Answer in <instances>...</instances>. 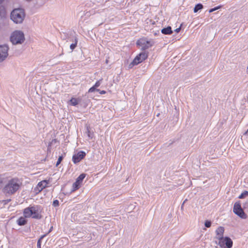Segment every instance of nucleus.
I'll list each match as a JSON object with an SVG mask.
<instances>
[{
  "label": "nucleus",
  "instance_id": "obj_1",
  "mask_svg": "<svg viewBox=\"0 0 248 248\" xmlns=\"http://www.w3.org/2000/svg\"><path fill=\"white\" fill-rule=\"evenodd\" d=\"M22 185V182L16 178L8 180L5 184L2 189L3 193L6 196H10L16 193Z\"/></svg>",
  "mask_w": 248,
  "mask_h": 248
},
{
  "label": "nucleus",
  "instance_id": "obj_2",
  "mask_svg": "<svg viewBox=\"0 0 248 248\" xmlns=\"http://www.w3.org/2000/svg\"><path fill=\"white\" fill-rule=\"evenodd\" d=\"M42 208L39 205H34L30 206L24 209L23 214L25 217L29 218L31 217L35 219H41Z\"/></svg>",
  "mask_w": 248,
  "mask_h": 248
},
{
  "label": "nucleus",
  "instance_id": "obj_3",
  "mask_svg": "<svg viewBox=\"0 0 248 248\" xmlns=\"http://www.w3.org/2000/svg\"><path fill=\"white\" fill-rule=\"evenodd\" d=\"M25 40L24 34L21 31H13L10 36V41L13 45L22 44Z\"/></svg>",
  "mask_w": 248,
  "mask_h": 248
},
{
  "label": "nucleus",
  "instance_id": "obj_4",
  "mask_svg": "<svg viewBox=\"0 0 248 248\" xmlns=\"http://www.w3.org/2000/svg\"><path fill=\"white\" fill-rule=\"evenodd\" d=\"M24 17V12L21 9H16L12 12L11 14V19L16 24L22 23Z\"/></svg>",
  "mask_w": 248,
  "mask_h": 248
},
{
  "label": "nucleus",
  "instance_id": "obj_5",
  "mask_svg": "<svg viewBox=\"0 0 248 248\" xmlns=\"http://www.w3.org/2000/svg\"><path fill=\"white\" fill-rule=\"evenodd\" d=\"M148 57V54L146 52H142L138 55L133 61L128 65L129 69L132 68L134 66L136 65L146 59Z\"/></svg>",
  "mask_w": 248,
  "mask_h": 248
},
{
  "label": "nucleus",
  "instance_id": "obj_6",
  "mask_svg": "<svg viewBox=\"0 0 248 248\" xmlns=\"http://www.w3.org/2000/svg\"><path fill=\"white\" fill-rule=\"evenodd\" d=\"M136 44L141 49L146 50L153 46L154 42L152 41H149L146 38H143L138 40Z\"/></svg>",
  "mask_w": 248,
  "mask_h": 248
},
{
  "label": "nucleus",
  "instance_id": "obj_7",
  "mask_svg": "<svg viewBox=\"0 0 248 248\" xmlns=\"http://www.w3.org/2000/svg\"><path fill=\"white\" fill-rule=\"evenodd\" d=\"M233 211L236 215H237L241 218L244 219L247 217L246 214L244 213L243 209L241 207L240 203L238 202H236L234 203Z\"/></svg>",
  "mask_w": 248,
  "mask_h": 248
},
{
  "label": "nucleus",
  "instance_id": "obj_8",
  "mask_svg": "<svg viewBox=\"0 0 248 248\" xmlns=\"http://www.w3.org/2000/svg\"><path fill=\"white\" fill-rule=\"evenodd\" d=\"M8 49V46L6 45L0 46V62L4 61L7 57Z\"/></svg>",
  "mask_w": 248,
  "mask_h": 248
},
{
  "label": "nucleus",
  "instance_id": "obj_9",
  "mask_svg": "<svg viewBox=\"0 0 248 248\" xmlns=\"http://www.w3.org/2000/svg\"><path fill=\"white\" fill-rule=\"evenodd\" d=\"M224 228L221 226L218 227L216 231V238L219 240V245L221 246V243L223 242V234Z\"/></svg>",
  "mask_w": 248,
  "mask_h": 248
},
{
  "label": "nucleus",
  "instance_id": "obj_10",
  "mask_svg": "<svg viewBox=\"0 0 248 248\" xmlns=\"http://www.w3.org/2000/svg\"><path fill=\"white\" fill-rule=\"evenodd\" d=\"M86 155L85 152L80 151L77 154L73 155L72 160L75 164L79 162Z\"/></svg>",
  "mask_w": 248,
  "mask_h": 248
},
{
  "label": "nucleus",
  "instance_id": "obj_11",
  "mask_svg": "<svg viewBox=\"0 0 248 248\" xmlns=\"http://www.w3.org/2000/svg\"><path fill=\"white\" fill-rule=\"evenodd\" d=\"M48 182L46 180H43L38 183L36 186V189L39 192H41L44 188L47 187Z\"/></svg>",
  "mask_w": 248,
  "mask_h": 248
},
{
  "label": "nucleus",
  "instance_id": "obj_12",
  "mask_svg": "<svg viewBox=\"0 0 248 248\" xmlns=\"http://www.w3.org/2000/svg\"><path fill=\"white\" fill-rule=\"evenodd\" d=\"M223 242L221 243V246L225 244L227 248H231L232 246V241L231 239L228 237H225L224 238H223Z\"/></svg>",
  "mask_w": 248,
  "mask_h": 248
},
{
  "label": "nucleus",
  "instance_id": "obj_13",
  "mask_svg": "<svg viewBox=\"0 0 248 248\" xmlns=\"http://www.w3.org/2000/svg\"><path fill=\"white\" fill-rule=\"evenodd\" d=\"M161 32L165 35H170L172 34V31L171 28L170 26H168L167 28H164L161 30Z\"/></svg>",
  "mask_w": 248,
  "mask_h": 248
},
{
  "label": "nucleus",
  "instance_id": "obj_14",
  "mask_svg": "<svg viewBox=\"0 0 248 248\" xmlns=\"http://www.w3.org/2000/svg\"><path fill=\"white\" fill-rule=\"evenodd\" d=\"M17 224L19 226H23L27 223V220L24 217H20L17 221Z\"/></svg>",
  "mask_w": 248,
  "mask_h": 248
},
{
  "label": "nucleus",
  "instance_id": "obj_15",
  "mask_svg": "<svg viewBox=\"0 0 248 248\" xmlns=\"http://www.w3.org/2000/svg\"><path fill=\"white\" fill-rule=\"evenodd\" d=\"M203 8V5L201 3H198L194 8V12L197 13L199 10Z\"/></svg>",
  "mask_w": 248,
  "mask_h": 248
},
{
  "label": "nucleus",
  "instance_id": "obj_16",
  "mask_svg": "<svg viewBox=\"0 0 248 248\" xmlns=\"http://www.w3.org/2000/svg\"><path fill=\"white\" fill-rule=\"evenodd\" d=\"M86 174H85V173H82L76 179V180L78 181V182H79V183H80L81 184H82V181L83 180V179L85 178V177H86Z\"/></svg>",
  "mask_w": 248,
  "mask_h": 248
},
{
  "label": "nucleus",
  "instance_id": "obj_17",
  "mask_svg": "<svg viewBox=\"0 0 248 248\" xmlns=\"http://www.w3.org/2000/svg\"><path fill=\"white\" fill-rule=\"evenodd\" d=\"M4 0H0V16H2L4 14V8L2 5V2Z\"/></svg>",
  "mask_w": 248,
  "mask_h": 248
},
{
  "label": "nucleus",
  "instance_id": "obj_18",
  "mask_svg": "<svg viewBox=\"0 0 248 248\" xmlns=\"http://www.w3.org/2000/svg\"><path fill=\"white\" fill-rule=\"evenodd\" d=\"M70 102L72 106H76L78 104V101L77 98H72L70 100Z\"/></svg>",
  "mask_w": 248,
  "mask_h": 248
},
{
  "label": "nucleus",
  "instance_id": "obj_19",
  "mask_svg": "<svg viewBox=\"0 0 248 248\" xmlns=\"http://www.w3.org/2000/svg\"><path fill=\"white\" fill-rule=\"evenodd\" d=\"M77 43H78V39L77 38H75L74 43L71 44V45L70 46V49L72 50H73L75 48V47L77 46Z\"/></svg>",
  "mask_w": 248,
  "mask_h": 248
},
{
  "label": "nucleus",
  "instance_id": "obj_20",
  "mask_svg": "<svg viewBox=\"0 0 248 248\" xmlns=\"http://www.w3.org/2000/svg\"><path fill=\"white\" fill-rule=\"evenodd\" d=\"M46 236V235H42L37 241V248H41V241L42 239Z\"/></svg>",
  "mask_w": 248,
  "mask_h": 248
},
{
  "label": "nucleus",
  "instance_id": "obj_21",
  "mask_svg": "<svg viewBox=\"0 0 248 248\" xmlns=\"http://www.w3.org/2000/svg\"><path fill=\"white\" fill-rule=\"evenodd\" d=\"M248 196V191H244L243 192H242L241 195L239 196V199H243L245 197Z\"/></svg>",
  "mask_w": 248,
  "mask_h": 248
},
{
  "label": "nucleus",
  "instance_id": "obj_22",
  "mask_svg": "<svg viewBox=\"0 0 248 248\" xmlns=\"http://www.w3.org/2000/svg\"><path fill=\"white\" fill-rule=\"evenodd\" d=\"M102 81V79H100L99 80L97 81L95 84L93 85L94 87H95L96 89V88L98 87L101 84Z\"/></svg>",
  "mask_w": 248,
  "mask_h": 248
},
{
  "label": "nucleus",
  "instance_id": "obj_23",
  "mask_svg": "<svg viewBox=\"0 0 248 248\" xmlns=\"http://www.w3.org/2000/svg\"><path fill=\"white\" fill-rule=\"evenodd\" d=\"M221 7H222L221 5H219L218 6L215 7L214 8H212V9H210L209 11V13H212V12H214L215 11H216V10L220 9Z\"/></svg>",
  "mask_w": 248,
  "mask_h": 248
},
{
  "label": "nucleus",
  "instance_id": "obj_24",
  "mask_svg": "<svg viewBox=\"0 0 248 248\" xmlns=\"http://www.w3.org/2000/svg\"><path fill=\"white\" fill-rule=\"evenodd\" d=\"M63 159V156L62 155L61 156H60L58 158V159L57 161V163H56V166H58L61 162V161H62Z\"/></svg>",
  "mask_w": 248,
  "mask_h": 248
},
{
  "label": "nucleus",
  "instance_id": "obj_25",
  "mask_svg": "<svg viewBox=\"0 0 248 248\" xmlns=\"http://www.w3.org/2000/svg\"><path fill=\"white\" fill-rule=\"evenodd\" d=\"M205 226L207 228H209L211 225V221L209 220H206L204 223Z\"/></svg>",
  "mask_w": 248,
  "mask_h": 248
},
{
  "label": "nucleus",
  "instance_id": "obj_26",
  "mask_svg": "<svg viewBox=\"0 0 248 248\" xmlns=\"http://www.w3.org/2000/svg\"><path fill=\"white\" fill-rule=\"evenodd\" d=\"M80 186H78L76 184H73V190L72 191H75L77 189H78L79 188Z\"/></svg>",
  "mask_w": 248,
  "mask_h": 248
},
{
  "label": "nucleus",
  "instance_id": "obj_27",
  "mask_svg": "<svg viewBox=\"0 0 248 248\" xmlns=\"http://www.w3.org/2000/svg\"><path fill=\"white\" fill-rule=\"evenodd\" d=\"M59 205V202L57 200H55L53 202V205L54 207L58 206Z\"/></svg>",
  "mask_w": 248,
  "mask_h": 248
},
{
  "label": "nucleus",
  "instance_id": "obj_28",
  "mask_svg": "<svg viewBox=\"0 0 248 248\" xmlns=\"http://www.w3.org/2000/svg\"><path fill=\"white\" fill-rule=\"evenodd\" d=\"M87 134H88V136L89 138L90 139H92L93 138V136H92V134L91 133L90 130H89V129L87 127Z\"/></svg>",
  "mask_w": 248,
  "mask_h": 248
},
{
  "label": "nucleus",
  "instance_id": "obj_29",
  "mask_svg": "<svg viewBox=\"0 0 248 248\" xmlns=\"http://www.w3.org/2000/svg\"><path fill=\"white\" fill-rule=\"evenodd\" d=\"M96 91V89L94 87V86H93V87H92L91 88H90L88 91V92L89 93H93V92H94L95 91Z\"/></svg>",
  "mask_w": 248,
  "mask_h": 248
},
{
  "label": "nucleus",
  "instance_id": "obj_30",
  "mask_svg": "<svg viewBox=\"0 0 248 248\" xmlns=\"http://www.w3.org/2000/svg\"><path fill=\"white\" fill-rule=\"evenodd\" d=\"M96 91L98 92L101 94H104L106 93V92L104 90L100 91L99 89H96Z\"/></svg>",
  "mask_w": 248,
  "mask_h": 248
},
{
  "label": "nucleus",
  "instance_id": "obj_31",
  "mask_svg": "<svg viewBox=\"0 0 248 248\" xmlns=\"http://www.w3.org/2000/svg\"><path fill=\"white\" fill-rule=\"evenodd\" d=\"M11 201V199H7V200H3L2 202L4 204H7L8 202H10Z\"/></svg>",
  "mask_w": 248,
  "mask_h": 248
},
{
  "label": "nucleus",
  "instance_id": "obj_32",
  "mask_svg": "<svg viewBox=\"0 0 248 248\" xmlns=\"http://www.w3.org/2000/svg\"><path fill=\"white\" fill-rule=\"evenodd\" d=\"M74 184H76L78 186H80V185H81V184L80 183H79V182H78L77 180L76 181V182L74 183Z\"/></svg>",
  "mask_w": 248,
  "mask_h": 248
},
{
  "label": "nucleus",
  "instance_id": "obj_33",
  "mask_svg": "<svg viewBox=\"0 0 248 248\" xmlns=\"http://www.w3.org/2000/svg\"><path fill=\"white\" fill-rule=\"evenodd\" d=\"M180 30H181V28H180V27H179V28H178L176 29L175 30V31L176 32H177V33H178V32H179L180 31Z\"/></svg>",
  "mask_w": 248,
  "mask_h": 248
},
{
  "label": "nucleus",
  "instance_id": "obj_34",
  "mask_svg": "<svg viewBox=\"0 0 248 248\" xmlns=\"http://www.w3.org/2000/svg\"><path fill=\"white\" fill-rule=\"evenodd\" d=\"M186 200L183 202V205H182V207H181L182 208L183 207V205L184 204V203L186 202Z\"/></svg>",
  "mask_w": 248,
  "mask_h": 248
},
{
  "label": "nucleus",
  "instance_id": "obj_35",
  "mask_svg": "<svg viewBox=\"0 0 248 248\" xmlns=\"http://www.w3.org/2000/svg\"><path fill=\"white\" fill-rule=\"evenodd\" d=\"M186 200L183 202V205H182V207H181L182 208L183 207V205L184 204V203L186 202Z\"/></svg>",
  "mask_w": 248,
  "mask_h": 248
},
{
  "label": "nucleus",
  "instance_id": "obj_36",
  "mask_svg": "<svg viewBox=\"0 0 248 248\" xmlns=\"http://www.w3.org/2000/svg\"><path fill=\"white\" fill-rule=\"evenodd\" d=\"M245 134L248 135V129L247 130V131L245 132Z\"/></svg>",
  "mask_w": 248,
  "mask_h": 248
},
{
  "label": "nucleus",
  "instance_id": "obj_37",
  "mask_svg": "<svg viewBox=\"0 0 248 248\" xmlns=\"http://www.w3.org/2000/svg\"><path fill=\"white\" fill-rule=\"evenodd\" d=\"M53 227H51V228L50 229L49 231V232H50L52 229Z\"/></svg>",
  "mask_w": 248,
  "mask_h": 248
}]
</instances>
